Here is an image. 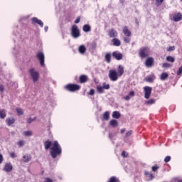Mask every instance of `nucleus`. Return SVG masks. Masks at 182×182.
<instances>
[{"label": "nucleus", "mask_w": 182, "mask_h": 182, "mask_svg": "<svg viewBox=\"0 0 182 182\" xmlns=\"http://www.w3.org/2000/svg\"><path fill=\"white\" fill-rule=\"evenodd\" d=\"M171 65L168 63H165L162 65V68H171Z\"/></svg>", "instance_id": "nucleus-38"}, {"label": "nucleus", "mask_w": 182, "mask_h": 182, "mask_svg": "<svg viewBox=\"0 0 182 182\" xmlns=\"http://www.w3.org/2000/svg\"><path fill=\"white\" fill-rule=\"evenodd\" d=\"M123 33L125 36H130L132 35V32H130L129 29L127 27H124L123 28Z\"/></svg>", "instance_id": "nucleus-21"}, {"label": "nucleus", "mask_w": 182, "mask_h": 182, "mask_svg": "<svg viewBox=\"0 0 182 182\" xmlns=\"http://www.w3.org/2000/svg\"><path fill=\"white\" fill-rule=\"evenodd\" d=\"M172 21L174 22H180L182 19V14L181 13L175 14L173 16H171Z\"/></svg>", "instance_id": "nucleus-11"}, {"label": "nucleus", "mask_w": 182, "mask_h": 182, "mask_svg": "<svg viewBox=\"0 0 182 182\" xmlns=\"http://www.w3.org/2000/svg\"><path fill=\"white\" fill-rule=\"evenodd\" d=\"M82 31L84 32H90V31H92L91 27L89 26V24H85L82 27Z\"/></svg>", "instance_id": "nucleus-23"}, {"label": "nucleus", "mask_w": 182, "mask_h": 182, "mask_svg": "<svg viewBox=\"0 0 182 182\" xmlns=\"http://www.w3.org/2000/svg\"><path fill=\"white\" fill-rule=\"evenodd\" d=\"M124 132H126V129H121V133L122 134H123V133H124Z\"/></svg>", "instance_id": "nucleus-57"}, {"label": "nucleus", "mask_w": 182, "mask_h": 182, "mask_svg": "<svg viewBox=\"0 0 182 182\" xmlns=\"http://www.w3.org/2000/svg\"><path fill=\"white\" fill-rule=\"evenodd\" d=\"M112 58V55H110V53H107L105 55V60H107V62L108 63H110V59Z\"/></svg>", "instance_id": "nucleus-34"}, {"label": "nucleus", "mask_w": 182, "mask_h": 182, "mask_svg": "<svg viewBox=\"0 0 182 182\" xmlns=\"http://www.w3.org/2000/svg\"><path fill=\"white\" fill-rule=\"evenodd\" d=\"M6 123L9 125L11 126V124H14L15 123V119L14 118H7L6 119Z\"/></svg>", "instance_id": "nucleus-24"}, {"label": "nucleus", "mask_w": 182, "mask_h": 182, "mask_svg": "<svg viewBox=\"0 0 182 182\" xmlns=\"http://www.w3.org/2000/svg\"><path fill=\"white\" fill-rule=\"evenodd\" d=\"M122 157H127V154L126 151H122Z\"/></svg>", "instance_id": "nucleus-52"}, {"label": "nucleus", "mask_w": 182, "mask_h": 182, "mask_svg": "<svg viewBox=\"0 0 182 182\" xmlns=\"http://www.w3.org/2000/svg\"><path fill=\"white\" fill-rule=\"evenodd\" d=\"M35 120H36V117H34V118L29 117L27 119V123H28V124H31V123H33V122H35Z\"/></svg>", "instance_id": "nucleus-36"}, {"label": "nucleus", "mask_w": 182, "mask_h": 182, "mask_svg": "<svg viewBox=\"0 0 182 182\" xmlns=\"http://www.w3.org/2000/svg\"><path fill=\"white\" fill-rule=\"evenodd\" d=\"M97 92H99V93H103L104 92V88L103 87L100 86V85H97Z\"/></svg>", "instance_id": "nucleus-35"}, {"label": "nucleus", "mask_w": 182, "mask_h": 182, "mask_svg": "<svg viewBox=\"0 0 182 182\" xmlns=\"http://www.w3.org/2000/svg\"><path fill=\"white\" fill-rule=\"evenodd\" d=\"M36 57L40 62L41 66H45V54H43V52H38Z\"/></svg>", "instance_id": "nucleus-7"}, {"label": "nucleus", "mask_w": 182, "mask_h": 182, "mask_svg": "<svg viewBox=\"0 0 182 182\" xmlns=\"http://www.w3.org/2000/svg\"><path fill=\"white\" fill-rule=\"evenodd\" d=\"M176 50V47L175 46H170L168 49H167V51L168 52H171L173 50Z\"/></svg>", "instance_id": "nucleus-41"}, {"label": "nucleus", "mask_w": 182, "mask_h": 182, "mask_svg": "<svg viewBox=\"0 0 182 182\" xmlns=\"http://www.w3.org/2000/svg\"><path fill=\"white\" fill-rule=\"evenodd\" d=\"M78 52L81 55H85L86 53V46L81 45L78 47Z\"/></svg>", "instance_id": "nucleus-16"}, {"label": "nucleus", "mask_w": 182, "mask_h": 182, "mask_svg": "<svg viewBox=\"0 0 182 182\" xmlns=\"http://www.w3.org/2000/svg\"><path fill=\"white\" fill-rule=\"evenodd\" d=\"M153 63H154V58L152 57L148 58L145 61V65L146 68H151V66H153Z\"/></svg>", "instance_id": "nucleus-12"}, {"label": "nucleus", "mask_w": 182, "mask_h": 182, "mask_svg": "<svg viewBox=\"0 0 182 182\" xmlns=\"http://www.w3.org/2000/svg\"><path fill=\"white\" fill-rule=\"evenodd\" d=\"M49 29V27H48L47 26H46L45 27H44V31H45V32H48V30Z\"/></svg>", "instance_id": "nucleus-56"}, {"label": "nucleus", "mask_w": 182, "mask_h": 182, "mask_svg": "<svg viewBox=\"0 0 182 182\" xmlns=\"http://www.w3.org/2000/svg\"><path fill=\"white\" fill-rule=\"evenodd\" d=\"M121 4H123V0H120Z\"/></svg>", "instance_id": "nucleus-59"}, {"label": "nucleus", "mask_w": 182, "mask_h": 182, "mask_svg": "<svg viewBox=\"0 0 182 182\" xmlns=\"http://www.w3.org/2000/svg\"><path fill=\"white\" fill-rule=\"evenodd\" d=\"M159 170V166H152V171H157Z\"/></svg>", "instance_id": "nucleus-50"}, {"label": "nucleus", "mask_w": 182, "mask_h": 182, "mask_svg": "<svg viewBox=\"0 0 182 182\" xmlns=\"http://www.w3.org/2000/svg\"><path fill=\"white\" fill-rule=\"evenodd\" d=\"M170 160H171V156H167L164 159L165 163H168V161H170Z\"/></svg>", "instance_id": "nucleus-40"}, {"label": "nucleus", "mask_w": 182, "mask_h": 182, "mask_svg": "<svg viewBox=\"0 0 182 182\" xmlns=\"http://www.w3.org/2000/svg\"><path fill=\"white\" fill-rule=\"evenodd\" d=\"M144 174H145L146 177L148 178V180H149V181L153 180V178H154V176H153V173H151V172L145 171Z\"/></svg>", "instance_id": "nucleus-18"}, {"label": "nucleus", "mask_w": 182, "mask_h": 182, "mask_svg": "<svg viewBox=\"0 0 182 182\" xmlns=\"http://www.w3.org/2000/svg\"><path fill=\"white\" fill-rule=\"evenodd\" d=\"M102 87H103V89H105V90H109L110 89V85H109L106 82H104V83H102Z\"/></svg>", "instance_id": "nucleus-32"}, {"label": "nucleus", "mask_w": 182, "mask_h": 182, "mask_svg": "<svg viewBox=\"0 0 182 182\" xmlns=\"http://www.w3.org/2000/svg\"><path fill=\"white\" fill-rule=\"evenodd\" d=\"M10 156H11V157H12V159H15L16 157V154L14 152H11L10 154Z\"/></svg>", "instance_id": "nucleus-49"}, {"label": "nucleus", "mask_w": 182, "mask_h": 182, "mask_svg": "<svg viewBox=\"0 0 182 182\" xmlns=\"http://www.w3.org/2000/svg\"><path fill=\"white\" fill-rule=\"evenodd\" d=\"M44 146L46 150H49L50 149V154L53 159H56L58 156L62 154V146H60L58 141H54L53 142L46 141L44 142Z\"/></svg>", "instance_id": "nucleus-1"}, {"label": "nucleus", "mask_w": 182, "mask_h": 182, "mask_svg": "<svg viewBox=\"0 0 182 182\" xmlns=\"http://www.w3.org/2000/svg\"><path fill=\"white\" fill-rule=\"evenodd\" d=\"M31 23L33 25H35V23H37V25H39V26H41V28H43V21H42V20H41L36 17H33L31 18Z\"/></svg>", "instance_id": "nucleus-9"}, {"label": "nucleus", "mask_w": 182, "mask_h": 182, "mask_svg": "<svg viewBox=\"0 0 182 182\" xmlns=\"http://www.w3.org/2000/svg\"><path fill=\"white\" fill-rule=\"evenodd\" d=\"M0 117L1 119H5V117H6V113L5 112V110L0 109Z\"/></svg>", "instance_id": "nucleus-29"}, {"label": "nucleus", "mask_w": 182, "mask_h": 182, "mask_svg": "<svg viewBox=\"0 0 182 182\" xmlns=\"http://www.w3.org/2000/svg\"><path fill=\"white\" fill-rule=\"evenodd\" d=\"M156 103V100L154 99H151L147 101H145V104L150 105H154Z\"/></svg>", "instance_id": "nucleus-30"}, {"label": "nucleus", "mask_w": 182, "mask_h": 182, "mask_svg": "<svg viewBox=\"0 0 182 182\" xmlns=\"http://www.w3.org/2000/svg\"><path fill=\"white\" fill-rule=\"evenodd\" d=\"M45 182H53V181H52V179H50L49 178H46Z\"/></svg>", "instance_id": "nucleus-55"}, {"label": "nucleus", "mask_w": 182, "mask_h": 182, "mask_svg": "<svg viewBox=\"0 0 182 182\" xmlns=\"http://www.w3.org/2000/svg\"><path fill=\"white\" fill-rule=\"evenodd\" d=\"M112 43H113L114 46H120V45H121L120 40H119L117 38H114L112 40Z\"/></svg>", "instance_id": "nucleus-26"}, {"label": "nucleus", "mask_w": 182, "mask_h": 182, "mask_svg": "<svg viewBox=\"0 0 182 182\" xmlns=\"http://www.w3.org/2000/svg\"><path fill=\"white\" fill-rule=\"evenodd\" d=\"M23 136H24L25 137H31L33 136V132H32V131L31 130L24 131L23 132Z\"/></svg>", "instance_id": "nucleus-17"}, {"label": "nucleus", "mask_w": 182, "mask_h": 182, "mask_svg": "<svg viewBox=\"0 0 182 182\" xmlns=\"http://www.w3.org/2000/svg\"><path fill=\"white\" fill-rule=\"evenodd\" d=\"M16 112H17L18 116H22L23 114V110L21 108H17Z\"/></svg>", "instance_id": "nucleus-33"}, {"label": "nucleus", "mask_w": 182, "mask_h": 182, "mask_svg": "<svg viewBox=\"0 0 182 182\" xmlns=\"http://www.w3.org/2000/svg\"><path fill=\"white\" fill-rule=\"evenodd\" d=\"M182 73V66L178 69V72H177V75H180Z\"/></svg>", "instance_id": "nucleus-48"}, {"label": "nucleus", "mask_w": 182, "mask_h": 182, "mask_svg": "<svg viewBox=\"0 0 182 182\" xmlns=\"http://www.w3.org/2000/svg\"><path fill=\"white\" fill-rule=\"evenodd\" d=\"M130 97H131L130 95H127L124 97V100L128 101V100H130Z\"/></svg>", "instance_id": "nucleus-51"}, {"label": "nucleus", "mask_w": 182, "mask_h": 182, "mask_svg": "<svg viewBox=\"0 0 182 182\" xmlns=\"http://www.w3.org/2000/svg\"><path fill=\"white\" fill-rule=\"evenodd\" d=\"M79 22H80V17H78V18L75 21V23H79Z\"/></svg>", "instance_id": "nucleus-53"}, {"label": "nucleus", "mask_w": 182, "mask_h": 182, "mask_svg": "<svg viewBox=\"0 0 182 182\" xmlns=\"http://www.w3.org/2000/svg\"><path fill=\"white\" fill-rule=\"evenodd\" d=\"M134 95H135L134 91H131V92H129V93L128 95H129L130 97H133V96H134Z\"/></svg>", "instance_id": "nucleus-47"}, {"label": "nucleus", "mask_w": 182, "mask_h": 182, "mask_svg": "<svg viewBox=\"0 0 182 182\" xmlns=\"http://www.w3.org/2000/svg\"><path fill=\"white\" fill-rule=\"evenodd\" d=\"M31 159H32V156H31V154H26L23 156V161H24V163H29Z\"/></svg>", "instance_id": "nucleus-14"}, {"label": "nucleus", "mask_w": 182, "mask_h": 182, "mask_svg": "<svg viewBox=\"0 0 182 182\" xmlns=\"http://www.w3.org/2000/svg\"><path fill=\"white\" fill-rule=\"evenodd\" d=\"M177 182H182V180H179V181H178Z\"/></svg>", "instance_id": "nucleus-60"}, {"label": "nucleus", "mask_w": 182, "mask_h": 182, "mask_svg": "<svg viewBox=\"0 0 182 182\" xmlns=\"http://www.w3.org/2000/svg\"><path fill=\"white\" fill-rule=\"evenodd\" d=\"M166 60L168 62H171V63H174L176 59H174V58H173L172 56L168 55L166 57Z\"/></svg>", "instance_id": "nucleus-31"}, {"label": "nucleus", "mask_w": 182, "mask_h": 182, "mask_svg": "<svg viewBox=\"0 0 182 182\" xmlns=\"http://www.w3.org/2000/svg\"><path fill=\"white\" fill-rule=\"evenodd\" d=\"M117 31L114 29H111L109 31V38H116L117 37Z\"/></svg>", "instance_id": "nucleus-15"}, {"label": "nucleus", "mask_w": 182, "mask_h": 182, "mask_svg": "<svg viewBox=\"0 0 182 182\" xmlns=\"http://www.w3.org/2000/svg\"><path fill=\"white\" fill-rule=\"evenodd\" d=\"M149 53H150L149 48L144 47L139 50V56L142 59H144V58H147V56H149Z\"/></svg>", "instance_id": "nucleus-5"}, {"label": "nucleus", "mask_w": 182, "mask_h": 182, "mask_svg": "<svg viewBox=\"0 0 182 182\" xmlns=\"http://www.w3.org/2000/svg\"><path fill=\"white\" fill-rule=\"evenodd\" d=\"M12 168H14V166H12V164L6 163L4 165V167L3 170H4V171H6V173H11V171H12Z\"/></svg>", "instance_id": "nucleus-10"}, {"label": "nucleus", "mask_w": 182, "mask_h": 182, "mask_svg": "<svg viewBox=\"0 0 182 182\" xmlns=\"http://www.w3.org/2000/svg\"><path fill=\"white\" fill-rule=\"evenodd\" d=\"M168 77V74L167 73H163L161 75L160 79L161 80H166Z\"/></svg>", "instance_id": "nucleus-27"}, {"label": "nucleus", "mask_w": 182, "mask_h": 182, "mask_svg": "<svg viewBox=\"0 0 182 182\" xmlns=\"http://www.w3.org/2000/svg\"><path fill=\"white\" fill-rule=\"evenodd\" d=\"M88 80L87 76L83 75L80 76V83H86V82Z\"/></svg>", "instance_id": "nucleus-22"}, {"label": "nucleus", "mask_w": 182, "mask_h": 182, "mask_svg": "<svg viewBox=\"0 0 182 182\" xmlns=\"http://www.w3.org/2000/svg\"><path fill=\"white\" fill-rule=\"evenodd\" d=\"M4 90H5V87H4L3 85L0 84V92H1V93H4Z\"/></svg>", "instance_id": "nucleus-44"}, {"label": "nucleus", "mask_w": 182, "mask_h": 182, "mask_svg": "<svg viewBox=\"0 0 182 182\" xmlns=\"http://www.w3.org/2000/svg\"><path fill=\"white\" fill-rule=\"evenodd\" d=\"M151 87L146 86L144 87L145 99H150V96H151Z\"/></svg>", "instance_id": "nucleus-8"}, {"label": "nucleus", "mask_w": 182, "mask_h": 182, "mask_svg": "<svg viewBox=\"0 0 182 182\" xmlns=\"http://www.w3.org/2000/svg\"><path fill=\"white\" fill-rule=\"evenodd\" d=\"M133 131L130 130L126 133V137H130V135L132 134Z\"/></svg>", "instance_id": "nucleus-45"}, {"label": "nucleus", "mask_w": 182, "mask_h": 182, "mask_svg": "<svg viewBox=\"0 0 182 182\" xmlns=\"http://www.w3.org/2000/svg\"><path fill=\"white\" fill-rule=\"evenodd\" d=\"M4 161V157L2 156V154H0V164Z\"/></svg>", "instance_id": "nucleus-54"}, {"label": "nucleus", "mask_w": 182, "mask_h": 182, "mask_svg": "<svg viewBox=\"0 0 182 182\" xmlns=\"http://www.w3.org/2000/svg\"><path fill=\"white\" fill-rule=\"evenodd\" d=\"M153 80H154V79L151 77H147L146 78V82H149V83H151L152 82H153Z\"/></svg>", "instance_id": "nucleus-39"}, {"label": "nucleus", "mask_w": 182, "mask_h": 182, "mask_svg": "<svg viewBox=\"0 0 182 182\" xmlns=\"http://www.w3.org/2000/svg\"><path fill=\"white\" fill-rule=\"evenodd\" d=\"M70 33L73 39H77L78 38H80V30H79V28L76 25L72 26L70 28Z\"/></svg>", "instance_id": "nucleus-2"}, {"label": "nucleus", "mask_w": 182, "mask_h": 182, "mask_svg": "<svg viewBox=\"0 0 182 182\" xmlns=\"http://www.w3.org/2000/svg\"><path fill=\"white\" fill-rule=\"evenodd\" d=\"M109 139H112V138H113L112 134H109Z\"/></svg>", "instance_id": "nucleus-58"}, {"label": "nucleus", "mask_w": 182, "mask_h": 182, "mask_svg": "<svg viewBox=\"0 0 182 182\" xmlns=\"http://www.w3.org/2000/svg\"><path fill=\"white\" fill-rule=\"evenodd\" d=\"M157 6H160L163 4V1L164 0H156Z\"/></svg>", "instance_id": "nucleus-42"}, {"label": "nucleus", "mask_w": 182, "mask_h": 182, "mask_svg": "<svg viewBox=\"0 0 182 182\" xmlns=\"http://www.w3.org/2000/svg\"><path fill=\"white\" fill-rule=\"evenodd\" d=\"M113 119H120V112L118 111H114L112 112Z\"/></svg>", "instance_id": "nucleus-25"}, {"label": "nucleus", "mask_w": 182, "mask_h": 182, "mask_svg": "<svg viewBox=\"0 0 182 182\" xmlns=\"http://www.w3.org/2000/svg\"><path fill=\"white\" fill-rule=\"evenodd\" d=\"M108 76L112 82H116L120 77L119 73L115 70H110Z\"/></svg>", "instance_id": "nucleus-4"}, {"label": "nucleus", "mask_w": 182, "mask_h": 182, "mask_svg": "<svg viewBox=\"0 0 182 182\" xmlns=\"http://www.w3.org/2000/svg\"><path fill=\"white\" fill-rule=\"evenodd\" d=\"M31 79L33 82V83H36L38 80H39V72L35 70L34 68H31L28 71Z\"/></svg>", "instance_id": "nucleus-3"}, {"label": "nucleus", "mask_w": 182, "mask_h": 182, "mask_svg": "<svg viewBox=\"0 0 182 182\" xmlns=\"http://www.w3.org/2000/svg\"><path fill=\"white\" fill-rule=\"evenodd\" d=\"M124 41L125 43H130V38H129L127 37H124Z\"/></svg>", "instance_id": "nucleus-43"}, {"label": "nucleus", "mask_w": 182, "mask_h": 182, "mask_svg": "<svg viewBox=\"0 0 182 182\" xmlns=\"http://www.w3.org/2000/svg\"><path fill=\"white\" fill-rule=\"evenodd\" d=\"M109 117H110V113L109 112H105L103 114L104 120H109Z\"/></svg>", "instance_id": "nucleus-28"}, {"label": "nucleus", "mask_w": 182, "mask_h": 182, "mask_svg": "<svg viewBox=\"0 0 182 182\" xmlns=\"http://www.w3.org/2000/svg\"><path fill=\"white\" fill-rule=\"evenodd\" d=\"M90 96H93L95 95V90L91 89L90 92L88 93Z\"/></svg>", "instance_id": "nucleus-46"}, {"label": "nucleus", "mask_w": 182, "mask_h": 182, "mask_svg": "<svg viewBox=\"0 0 182 182\" xmlns=\"http://www.w3.org/2000/svg\"><path fill=\"white\" fill-rule=\"evenodd\" d=\"M112 56L113 58L117 59V60H122V59H123V54H122V53H119V51H114L112 53Z\"/></svg>", "instance_id": "nucleus-13"}, {"label": "nucleus", "mask_w": 182, "mask_h": 182, "mask_svg": "<svg viewBox=\"0 0 182 182\" xmlns=\"http://www.w3.org/2000/svg\"><path fill=\"white\" fill-rule=\"evenodd\" d=\"M17 144H18V146H19V147H22L23 146L25 145V141L20 140L18 141Z\"/></svg>", "instance_id": "nucleus-37"}, {"label": "nucleus", "mask_w": 182, "mask_h": 182, "mask_svg": "<svg viewBox=\"0 0 182 182\" xmlns=\"http://www.w3.org/2000/svg\"><path fill=\"white\" fill-rule=\"evenodd\" d=\"M65 89L70 92H76L80 89V85L76 84H68L65 86Z\"/></svg>", "instance_id": "nucleus-6"}, {"label": "nucleus", "mask_w": 182, "mask_h": 182, "mask_svg": "<svg viewBox=\"0 0 182 182\" xmlns=\"http://www.w3.org/2000/svg\"><path fill=\"white\" fill-rule=\"evenodd\" d=\"M109 125H111L112 127H117L119 122L116 119H112L109 121Z\"/></svg>", "instance_id": "nucleus-19"}, {"label": "nucleus", "mask_w": 182, "mask_h": 182, "mask_svg": "<svg viewBox=\"0 0 182 182\" xmlns=\"http://www.w3.org/2000/svg\"><path fill=\"white\" fill-rule=\"evenodd\" d=\"M124 73V68L122 65H119L118 67V76H122Z\"/></svg>", "instance_id": "nucleus-20"}]
</instances>
